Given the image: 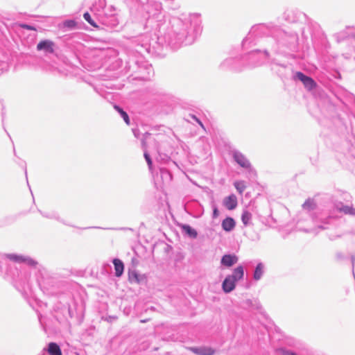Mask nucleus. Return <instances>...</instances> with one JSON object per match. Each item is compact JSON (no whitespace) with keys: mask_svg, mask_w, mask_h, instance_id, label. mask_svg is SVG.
I'll use <instances>...</instances> for the list:
<instances>
[{"mask_svg":"<svg viewBox=\"0 0 355 355\" xmlns=\"http://www.w3.org/2000/svg\"><path fill=\"white\" fill-rule=\"evenodd\" d=\"M236 282L232 279V277H230L229 276H227L222 284V288L223 291L225 293H229L232 292L233 290H234L236 287Z\"/></svg>","mask_w":355,"mask_h":355,"instance_id":"9b49d317","label":"nucleus"},{"mask_svg":"<svg viewBox=\"0 0 355 355\" xmlns=\"http://www.w3.org/2000/svg\"><path fill=\"white\" fill-rule=\"evenodd\" d=\"M302 209L305 211H313L316 209L317 204L313 198H308L302 205Z\"/></svg>","mask_w":355,"mask_h":355,"instance_id":"ddd939ff","label":"nucleus"},{"mask_svg":"<svg viewBox=\"0 0 355 355\" xmlns=\"http://www.w3.org/2000/svg\"><path fill=\"white\" fill-rule=\"evenodd\" d=\"M238 205L237 198L234 194H231L223 200V205L228 210L234 209Z\"/></svg>","mask_w":355,"mask_h":355,"instance_id":"0eeeda50","label":"nucleus"},{"mask_svg":"<svg viewBox=\"0 0 355 355\" xmlns=\"http://www.w3.org/2000/svg\"><path fill=\"white\" fill-rule=\"evenodd\" d=\"M222 227L226 232H230L234 230L235 223H222Z\"/></svg>","mask_w":355,"mask_h":355,"instance_id":"4be33fe9","label":"nucleus"},{"mask_svg":"<svg viewBox=\"0 0 355 355\" xmlns=\"http://www.w3.org/2000/svg\"><path fill=\"white\" fill-rule=\"evenodd\" d=\"M162 10V6L160 2L150 1L147 6V12L149 17L157 21H161L164 17Z\"/></svg>","mask_w":355,"mask_h":355,"instance_id":"f03ea898","label":"nucleus"},{"mask_svg":"<svg viewBox=\"0 0 355 355\" xmlns=\"http://www.w3.org/2000/svg\"><path fill=\"white\" fill-rule=\"evenodd\" d=\"M289 225V223H284V225L282 227L283 234H287L288 233L290 230Z\"/></svg>","mask_w":355,"mask_h":355,"instance_id":"cd10ccee","label":"nucleus"},{"mask_svg":"<svg viewBox=\"0 0 355 355\" xmlns=\"http://www.w3.org/2000/svg\"><path fill=\"white\" fill-rule=\"evenodd\" d=\"M335 209L345 215L355 216V208L352 205H344L342 202L335 203Z\"/></svg>","mask_w":355,"mask_h":355,"instance_id":"423d86ee","label":"nucleus"},{"mask_svg":"<svg viewBox=\"0 0 355 355\" xmlns=\"http://www.w3.org/2000/svg\"><path fill=\"white\" fill-rule=\"evenodd\" d=\"M222 222H234V219L231 217H227Z\"/></svg>","mask_w":355,"mask_h":355,"instance_id":"2f4dec72","label":"nucleus"},{"mask_svg":"<svg viewBox=\"0 0 355 355\" xmlns=\"http://www.w3.org/2000/svg\"><path fill=\"white\" fill-rule=\"evenodd\" d=\"M189 349L197 355H214L215 350L209 347L202 346L199 347H191Z\"/></svg>","mask_w":355,"mask_h":355,"instance_id":"6e6552de","label":"nucleus"},{"mask_svg":"<svg viewBox=\"0 0 355 355\" xmlns=\"http://www.w3.org/2000/svg\"><path fill=\"white\" fill-rule=\"evenodd\" d=\"M76 23L74 20H66L64 22V26L69 28L70 29H73L76 27Z\"/></svg>","mask_w":355,"mask_h":355,"instance_id":"5701e85b","label":"nucleus"},{"mask_svg":"<svg viewBox=\"0 0 355 355\" xmlns=\"http://www.w3.org/2000/svg\"><path fill=\"white\" fill-rule=\"evenodd\" d=\"M47 352L49 355H62L60 347L55 343H50L49 344Z\"/></svg>","mask_w":355,"mask_h":355,"instance_id":"dca6fc26","label":"nucleus"},{"mask_svg":"<svg viewBox=\"0 0 355 355\" xmlns=\"http://www.w3.org/2000/svg\"><path fill=\"white\" fill-rule=\"evenodd\" d=\"M113 263L114 266L115 275L116 277L121 276V275L123 272V269H124V266H123V262L118 259H114L113 260Z\"/></svg>","mask_w":355,"mask_h":355,"instance_id":"4468645a","label":"nucleus"},{"mask_svg":"<svg viewBox=\"0 0 355 355\" xmlns=\"http://www.w3.org/2000/svg\"><path fill=\"white\" fill-rule=\"evenodd\" d=\"M6 257L9 260L16 262V263H24L28 266H35L37 262L33 260L32 258L28 256H24L17 254H5Z\"/></svg>","mask_w":355,"mask_h":355,"instance_id":"7ed1b4c3","label":"nucleus"},{"mask_svg":"<svg viewBox=\"0 0 355 355\" xmlns=\"http://www.w3.org/2000/svg\"><path fill=\"white\" fill-rule=\"evenodd\" d=\"M323 229H324V227H322V226L318 225L317 228H315V227H310L309 230H306L305 232L315 234L318 233L321 230H323Z\"/></svg>","mask_w":355,"mask_h":355,"instance_id":"b1692460","label":"nucleus"},{"mask_svg":"<svg viewBox=\"0 0 355 355\" xmlns=\"http://www.w3.org/2000/svg\"><path fill=\"white\" fill-rule=\"evenodd\" d=\"M128 276H129V280L132 283L139 284L144 279V276L139 275L135 270L130 272Z\"/></svg>","mask_w":355,"mask_h":355,"instance_id":"2eb2a0df","label":"nucleus"},{"mask_svg":"<svg viewBox=\"0 0 355 355\" xmlns=\"http://www.w3.org/2000/svg\"><path fill=\"white\" fill-rule=\"evenodd\" d=\"M83 17L89 24H91L94 26H96V24H94V21L92 19V17H91V15H89V13L85 12L83 15Z\"/></svg>","mask_w":355,"mask_h":355,"instance_id":"a878e982","label":"nucleus"},{"mask_svg":"<svg viewBox=\"0 0 355 355\" xmlns=\"http://www.w3.org/2000/svg\"><path fill=\"white\" fill-rule=\"evenodd\" d=\"M200 15L197 13L182 14L173 18L166 32L158 37L172 48H178L181 44H190L201 30Z\"/></svg>","mask_w":355,"mask_h":355,"instance_id":"f257e3e1","label":"nucleus"},{"mask_svg":"<svg viewBox=\"0 0 355 355\" xmlns=\"http://www.w3.org/2000/svg\"><path fill=\"white\" fill-rule=\"evenodd\" d=\"M54 43L52 41L46 40L40 42L37 45V49L38 51H44L48 53H52L53 52Z\"/></svg>","mask_w":355,"mask_h":355,"instance_id":"1a4fd4ad","label":"nucleus"},{"mask_svg":"<svg viewBox=\"0 0 355 355\" xmlns=\"http://www.w3.org/2000/svg\"><path fill=\"white\" fill-rule=\"evenodd\" d=\"M142 144H143V146H145V141L144 140L142 141Z\"/></svg>","mask_w":355,"mask_h":355,"instance_id":"e433bc0d","label":"nucleus"},{"mask_svg":"<svg viewBox=\"0 0 355 355\" xmlns=\"http://www.w3.org/2000/svg\"><path fill=\"white\" fill-rule=\"evenodd\" d=\"M116 25V23L114 22V24H112V26H114Z\"/></svg>","mask_w":355,"mask_h":355,"instance_id":"58836bf2","label":"nucleus"},{"mask_svg":"<svg viewBox=\"0 0 355 355\" xmlns=\"http://www.w3.org/2000/svg\"><path fill=\"white\" fill-rule=\"evenodd\" d=\"M22 27L27 30H35V28L33 26L28 24H24L22 25Z\"/></svg>","mask_w":355,"mask_h":355,"instance_id":"7c9ffc66","label":"nucleus"},{"mask_svg":"<svg viewBox=\"0 0 355 355\" xmlns=\"http://www.w3.org/2000/svg\"><path fill=\"white\" fill-rule=\"evenodd\" d=\"M244 275V270L243 266H239L236 267L232 275H228L230 277H232V279L236 281V282L239 280H241L243 279Z\"/></svg>","mask_w":355,"mask_h":355,"instance_id":"f8f14e48","label":"nucleus"},{"mask_svg":"<svg viewBox=\"0 0 355 355\" xmlns=\"http://www.w3.org/2000/svg\"><path fill=\"white\" fill-rule=\"evenodd\" d=\"M295 78L302 82L304 87L308 90H312L316 87V83L311 78L304 75L302 72H297L295 75Z\"/></svg>","mask_w":355,"mask_h":355,"instance_id":"39448f33","label":"nucleus"},{"mask_svg":"<svg viewBox=\"0 0 355 355\" xmlns=\"http://www.w3.org/2000/svg\"><path fill=\"white\" fill-rule=\"evenodd\" d=\"M282 355H296V354L289 350H282Z\"/></svg>","mask_w":355,"mask_h":355,"instance_id":"c756f323","label":"nucleus"},{"mask_svg":"<svg viewBox=\"0 0 355 355\" xmlns=\"http://www.w3.org/2000/svg\"><path fill=\"white\" fill-rule=\"evenodd\" d=\"M251 214L248 211L244 210L241 215L242 222H248L250 220H251Z\"/></svg>","mask_w":355,"mask_h":355,"instance_id":"412c9836","label":"nucleus"},{"mask_svg":"<svg viewBox=\"0 0 355 355\" xmlns=\"http://www.w3.org/2000/svg\"><path fill=\"white\" fill-rule=\"evenodd\" d=\"M234 186L235 187L236 191L239 193V194L242 195L243 191H245L246 188V185L244 181L239 180L236 181L234 183Z\"/></svg>","mask_w":355,"mask_h":355,"instance_id":"6ab92c4d","label":"nucleus"},{"mask_svg":"<svg viewBox=\"0 0 355 355\" xmlns=\"http://www.w3.org/2000/svg\"><path fill=\"white\" fill-rule=\"evenodd\" d=\"M114 107L120 114L121 116L123 119L125 123L128 125L130 124V119L128 114L118 105H114Z\"/></svg>","mask_w":355,"mask_h":355,"instance_id":"aec40b11","label":"nucleus"},{"mask_svg":"<svg viewBox=\"0 0 355 355\" xmlns=\"http://www.w3.org/2000/svg\"><path fill=\"white\" fill-rule=\"evenodd\" d=\"M219 215V211L217 209V207L214 205L213 206V216L214 218H216Z\"/></svg>","mask_w":355,"mask_h":355,"instance_id":"c85d7f7f","label":"nucleus"},{"mask_svg":"<svg viewBox=\"0 0 355 355\" xmlns=\"http://www.w3.org/2000/svg\"><path fill=\"white\" fill-rule=\"evenodd\" d=\"M197 121L198 122V123H199L201 126H202V123H201L200 121L197 120Z\"/></svg>","mask_w":355,"mask_h":355,"instance_id":"c9c22d12","label":"nucleus"},{"mask_svg":"<svg viewBox=\"0 0 355 355\" xmlns=\"http://www.w3.org/2000/svg\"><path fill=\"white\" fill-rule=\"evenodd\" d=\"M232 157L234 160L242 168L252 171L251 164L246 157L238 150H234L232 152Z\"/></svg>","mask_w":355,"mask_h":355,"instance_id":"20e7f679","label":"nucleus"},{"mask_svg":"<svg viewBox=\"0 0 355 355\" xmlns=\"http://www.w3.org/2000/svg\"><path fill=\"white\" fill-rule=\"evenodd\" d=\"M262 28H263V26L261 25L254 26L252 27L251 30L250 31L249 34L254 35Z\"/></svg>","mask_w":355,"mask_h":355,"instance_id":"bb28decb","label":"nucleus"},{"mask_svg":"<svg viewBox=\"0 0 355 355\" xmlns=\"http://www.w3.org/2000/svg\"><path fill=\"white\" fill-rule=\"evenodd\" d=\"M112 20H113V21H115V20H116L115 17H112Z\"/></svg>","mask_w":355,"mask_h":355,"instance_id":"4c0bfd02","label":"nucleus"},{"mask_svg":"<svg viewBox=\"0 0 355 355\" xmlns=\"http://www.w3.org/2000/svg\"><path fill=\"white\" fill-rule=\"evenodd\" d=\"M161 172H162V173H163V172H166V173H168V171H167V170H166V169H162H162H161Z\"/></svg>","mask_w":355,"mask_h":355,"instance_id":"72a5a7b5","label":"nucleus"},{"mask_svg":"<svg viewBox=\"0 0 355 355\" xmlns=\"http://www.w3.org/2000/svg\"><path fill=\"white\" fill-rule=\"evenodd\" d=\"M133 132L135 136L137 137V133L136 132V130H133Z\"/></svg>","mask_w":355,"mask_h":355,"instance_id":"f704fd0d","label":"nucleus"},{"mask_svg":"<svg viewBox=\"0 0 355 355\" xmlns=\"http://www.w3.org/2000/svg\"><path fill=\"white\" fill-rule=\"evenodd\" d=\"M239 259L235 254H225L220 260L221 265L230 268L236 264Z\"/></svg>","mask_w":355,"mask_h":355,"instance_id":"9d476101","label":"nucleus"},{"mask_svg":"<svg viewBox=\"0 0 355 355\" xmlns=\"http://www.w3.org/2000/svg\"><path fill=\"white\" fill-rule=\"evenodd\" d=\"M183 232L190 238L195 239L196 238L198 233L196 230L192 228L188 225H183L182 226Z\"/></svg>","mask_w":355,"mask_h":355,"instance_id":"a211bd4d","label":"nucleus"},{"mask_svg":"<svg viewBox=\"0 0 355 355\" xmlns=\"http://www.w3.org/2000/svg\"><path fill=\"white\" fill-rule=\"evenodd\" d=\"M263 55H264V57H265V58H267V57L268 56V52H267V51H264V52L263 53Z\"/></svg>","mask_w":355,"mask_h":355,"instance_id":"473e14b6","label":"nucleus"},{"mask_svg":"<svg viewBox=\"0 0 355 355\" xmlns=\"http://www.w3.org/2000/svg\"><path fill=\"white\" fill-rule=\"evenodd\" d=\"M263 272H264L263 264L262 263H258L255 268L254 275H253V278L257 281L259 280L262 277Z\"/></svg>","mask_w":355,"mask_h":355,"instance_id":"f3484780","label":"nucleus"},{"mask_svg":"<svg viewBox=\"0 0 355 355\" xmlns=\"http://www.w3.org/2000/svg\"><path fill=\"white\" fill-rule=\"evenodd\" d=\"M144 155L145 159L148 164L149 169L151 170L153 162H152V159H151L149 154L146 151H145Z\"/></svg>","mask_w":355,"mask_h":355,"instance_id":"393cba45","label":"nucleus"}]
</instances>
